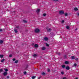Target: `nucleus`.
I'll return each instance as SVG.
<instances>
[{
	"label": "nucleus",
	"mask_w": 79,
	"mask_h": 79,
	"mask_svg": "<svg viewBox=\"0 0 79 79\" xmlns=\"http://www.w3.org/2000/svg\"><path fill=\"white\" fill-rule=\"evenodd\" d=\"M35 32L37 33L38 32H39L40 31V30L38 28H36L35 29Z\"/></svg>",
	"instance_id": "obj_1"
},
{
	"label": "nucleus",
	"mask_w": 79,
	"mask_h": 79,
	"mask_svg": "<svg viewBox=\"0 0 79 79\" xmlns=\"http://www.w3.org/2000/svg\"><path fill=\"white\" fill-rule=\"evenodd\" d=\"M59 14L60 15H63V14H64V11L62 10L60 11L59 12Z\"/></svg>",
	"instance_id": "obj_2"
},
{
	"label": "nucleus",
	"mask_w": 79,
	"mask_h": 79,
	"mask_svg": "<svg viewBox=\"0 0 79 79\" xmlns=\"http://www.w3.org/2000/svg\"><path fill=\"white\" fill-rule=\"evenodd\" d=\"M44 40L45 41H48V38L47 37H45L44 38Z\"/></svg>",
	"instance_id": "obj_3"
},
{
	"label": "nucleus",
	"mask_w": 79,
	"mask_h": 79,
	"mask_svg": "<svg viewBox=\"0 0 79 79\" xmlns=\"http://www.w3.org/2000/svg\"><path fill=\"white\" fill-rule=\"evenodd\" d=\"M40 10L39 9H37V10H36V12L37 13H39V12H40Z\"/></svg>",
	"instance_id": "obj_4"
},
{
	"label": "nucleus",
	"mask_w": 79,
	"mask_h": 79,
	"mask_svg": "<svg viewBox=\"0 0 79 79\" xmlns=\"http://www.w3.org/2000/svg\"><path fill=\"white\" fill-rule=\"evenodd\" d=\"M7 72H5L3 73L4 76H6L7 75Z\"/></svg>",
	"instance_id": "obj_5"
},
{
	"label": "nucleus",
	"mask_w": 79,
	"mask_h": 79,
	"mask_svg": "<svg viewBox=\"0 0 79 79\" xmlns=\"http://www.w3.org/2000/svg\"><path fill=\"white\" fill-rule=\"evenodd\" d=\"M66 69H67V70H69L70 69V68L69 67V66H67L66 67Z\"/></svg>",
	"instance_id": "obj_6"
},
{
	"label": "nucleus",
	"mask_w": 79,
	"mask_h": 79,
	"mask_svg": "<svg viewBox=\"0 0 79 79\" xmlns=\"http://www.w3.org/2000/svg\"><path fill=\"white\" fill-rule=\"evenodd\" d=\"M65 64H69V61H65Z\"/></svg>",
	"instance_id": "obj_7"
},
{
	"label": "nucleus",
	"mask_w": 79,
	"mask_h": 79,
	"mask_svg": "<svg viewBox=\"0 0 79 79\" xmlns=\"http://www.w3.org/2000/svg\"><path fill=\"white\" fill-rule=\"evenodd\" d=\"M3 56H4L3 55H0V58H3Z\"/></svg>",
	"instance_id": "obj_8"
},
{
	"label": "nucleus",
	"mask_w": 79,
	"mask_h": 79,
	"mask_svg": "<svg viewBox=\"0 0 79 79\" xmlns=\"http://www.w3.org/2000/svg\"><path fill=\"white\" fill-rule=\"evenodd\" d=\"M78 10V9H77V8L76 7L74 8V10H75V11H77V10Z\"/></svg>",
	"instance_id": "obj_9"
},
{
	"label": "nucleus",
	"mask_w": 79,
	"mask_h": 79,
	"mask_svg": "<svg viewBox=\"0 0 79 79\" xmlns=\"http://www.w3.org/2000/svg\"><path fill=\"white\" fill-rule=\"evenodd\" d=\"M42 49L43 50H45V47H42Z\"/></svg>",
	"instance_id": "obj_10"
},
{
	"label": "nucleus",
	"mask_w": 79,
	"mask_h": 79,
	"mask_svg": "<svg viewBox=\"0 0 79 79\" xmlns=\"http://www.w3.org/2000/svg\"><path fill=\"white\" fill-rule=\"evenodd\" d=\"M14 31L16 33H17V32H18V30L17 29H15L14 30Z\"/></svg>",
	"instance_id": "obj_11"
},
{
	"label": "nucleus",
	"mask_w": 79,
	"mask_h": 79,
	"mask_svg": "<svg viewBox=\"0 0 79 79\" xmlns=\"http://www.w3.org/2000/svg\"><path fill=\"white\" fill-rule=\"evenodd\" d=\"M3 41L2 40H0V44H3Z\"/></svg>",
	"instance_id": "obj_12"
},
{
	"label": "nucleus",
	"mask_w": 79,
	"mask_h": 79,
	"mask_svg": "<svg viewBox=\"0 0 79 79\" xmlns=\"http://www.w3.org/2000/svg\"><path fill=\"white\" fill-rule=\"evenodd\" d=\"M4 70H5V71H6V72H7V71H8V69H4Z\"/></svg>",
	"instance_id": "obj_13"
},
{
	"label": "nucleus",
	"mask_w": 79,
	"mask_h": 79,
	"mask_svg": "<svg viewBox=\"0 0 79 79\" xmlns=\"http://www.w3.org/2000/svg\"><path fill=\"white\" fill-rule=\"evenodd\" d=\"M35 47H38V44H35Z\"/></svg>",
	"instance_id": "obj_14"
},
{
	"label": "nucleus",
	"mask_w": 79,
	"mask_h": 79,
	"mask_svg": "<svg viewBox=\"0 0 79 79\" xmlns=\"http://www.w3.org/2000/svg\"><path fill=\"white\" fill-rule=\"evenodd\" d=\"M23 21L24 23H27V21L26 20H23Z\"/></svg>",
	"instance_id": "obj_15"
},
{
	"label": "nucleus",
	"mask_w": 79,
	"mask_h": 79,
	"mask_svg": "<svg viewBox=\"0 0 79 79\" xmlns=\"http://www.w3.org/2000/svg\"><path fill=\"white\" fill-rule=\"evenodd\" d=\"M72 60H74V59H75L74 56H72Z\"/></svg>",
	"instance_id": "obj_16"
},
{
	"label": "nucleus",
	"mask_w": 79,
	"mask_h": 79,
	"mask_svg": "<svg viewBox=\"0 0 79 79\" xmlns=\"http://www.w3.org/2000/svg\"><path fill=\"white\" fill-rule=\"evenodd\" d=\"M65 66H65V65H62V68H65Z\"/></svg>",
	"instance_id": "obj_17"
},
{
	"label": "nucleus",
	"mask_w": 79,
	"mask_h": 79,
	"mask_svg": "<svg viewBox=\"0 0 79 79\" xmlns=\"http://www.w3.org/2000/svg\"><path fill=\"white\" fill-rule=\"evenodd\" d=\"M35 77H35V76H33L32 77V78L33 79H35Z\"/></svg>",
	"instance_id": "obj_18"
},
{
	"label": "nucleus",
	"mask_w": 79,
	"mask_h": 79,
	"mask_svg": "<svg viewBox=\"0 0 79 79\" xmlns=\"http://www.w3.org/2000/svg\"><path fill=\"white\" fill-rule=\"evenodd\" d=\"M5 61V59H3L1 61V62H3Z\"/></svg>",
	"instance_id": "obj_19"
},
{
	"label": "nucleus",
	"mask_w": 79,
	"mask_h": 79,
	"mask_svg": "<svg viewBox=\"0 0 79 79\" xmlns=\"http://www.w3.org/2000/svg\"><path fill=\"white\" fill-rule=\"evenodd\" d=\"M46 46H47V47H48V46H49V45L47 43H46Z\"/></svg>",
	"instance_id": "obj_20"
},
{
	"label": "nucleus",
	"mask_w": 79,
	"mask_h": 79,
	"mask_svg": "<svg viewBox=\"0 0 79 79\" xmlns=\"http://www.w3.org/2000/svg\"><path fill=\"white\" fill-rule=\"evenodd\" d=\"M18 60H16L15 61V63H18Z\"/></svg>",
	"instance_id": "obj_21"
},
{
	"label": "nucleus",
	"mask_w": 79,
	"mask_h": 79,
	"mask_svg": "<svg viewBox=\"0 0 79 79\" xmlns=\"http://www.w3.org/2000/svg\"><path fill=\"white\" fill-rule=\"evenodd\" d=\"M51 30V29H50V28H49L48 29V31H50Z\"/></svg>",
	"instance_id": "obj_22"
},
{
	"label": "nucleus",
	"mask_w": 79,
	"mask_h": 79,
	"mask_svg": "<svg viewBox=\"0 0 79 79\" xmlns=\"http://www.w3.org/2000/svg\"><path fill=\"white\" fill-rule=\"evenodd\" d=\"M66 29H69V26H67L66 27Z\"/></svg>",
	"instance_id": "obj_23"
},
{
	"label": "nucleus",
	"mask_w": 79,
	"mask_h": 79,
	"mask_svg": "<svg viewBox=\"0 0 79 79\" xmlns=\"http://www.w3.org/2000/svg\"><path fill=\"white\" fill-rule=\"evenodd\" d=\"M45 73L44 72L42 73V75H45Z\"/></svg>",
	"instance_id": "obj_24"
},
{
	"label": "nucleus",
	"mask_w": 79,
	"mask_h": 79,
	"mask_svg": "<svg viewBox=\"0 0 79 79\" xmlns=\"http://www.w3.org/2000/svg\"><path fill=\"white\" fill-rule=\"evenodd\" d=\"M68 15V13H65V16H66Z\"/></svg>",
	"instance_id": "obj_25"
},
{
	"label": "nucleus",
	"mask_w": 79,
	"mask_h": 79,
	"mask_svg": "<svg viewBox=\"0 0 79 79\" xmlns=\"http://www.w3.org/2000/svg\"><path fill=\"white\" fill-rule=\"evenodd\" d=\"M77 66V64H74V66Z\"/></svg>",
	"instance_id": "obj_26"
},
{
	"label": "nucleus",
	"mask_w": 79,
	"mask_h": 79,
	"mask_svg": "<svg viewBox=\"0 0 79 79\" xmlns=\"http://www.w3.org/2000/svg\"><path fill=\"white\" fill-rule=\"evenodd\" d=\"M0 72L3 71V69H0Z\"/></svg>",
	"instance_id": "obj_27"
},
{
	"label": "nucleus",
	"mask_w": 79,
	"mask_h": 79,
	"mask_svg": "<svg viewBox=\"0 0 79 79\" xmlns=\"http://www.w3.org/2000/svg\"><path fill=\"white\" fill-rule=\"evenodd\" d=\"M48 72H50V69H48Z\"/></svg>",
	"instance_id": "obj_28"
},
{
	"label": "nucleus",
	"mask_w": 79,
	"mask_h": 79,
	"mask_svg": "<svg viewBox=\"0 0 79 79\" xmlns=\"http://www.w3.org/2000/svg\"><path fill=\"white\" fill-rule=\"evenodd\" d=\"M43 16H46V14H43Z\"/></svg>",
	"instance_id": "obj_29"
},
{
	"label": "nucleus",
	"mask_w": 79,
	"mask_h": 79,
	"mask_svg": "<svg viewBox=\"0 0 79 79\" xmlns=\"http://www.w3.org/2000/svg\"><path fill=\"white\" fill-rule=\"evenodd\" d=\"M33 56H37V55L36 54H34Z\"/></svg>",
	"instance_id": "obj_30"
},
{
	"label": "nucleus",
	"mask_w": 79,
	"mask_h": 79,
	"mask_svg": "<svg viewBox=\"0 0 79 79\" xmlns=\"http://www.w3.org/2000/svg\"><path fill=\"white\" fill-rule=\"evenodd\" d=\"M7 79H9V78H10V77H9V76H7Z\"/></svg>",
	"instance_id": "obj_31"
},
{
	"label": "nucleus",
	"mask_w": 79,
	"mask_h": 79,
	"mask_svg": "<svg viewBox=\"0 0 79 79\" xmlns=\"http://www.w3.org/2000/svg\"><path fill=\"white\" fill-rule=\"evenodd\" d=\"M64 20H63L62 21V22H61L62 23H64Z\"/></svg>",
	"instance_id": "obj_32"
},
{
	"label": "nucleus",
	"mask_w": 79,
	"mask_h": 79,
	"mask_svg": "<svg viewBox=\"0 0 79 79\" xmlns=\"http://www.w3.org/2000/svg\"><path fill=\"white\" fill-rule=\"evenodd\" d=\"M11 56H12V55H9V57H11Z\"/></svg>",
	"instance_id": "obj_33"
},
{
	"label": "nucleus",
	"mask_w": 79,
	"mask_h": 79,
	"mask_svg": "<svg viewBox=\"0 0 79 79\" xmlns=\"http://www.w3.org/2000/svg\"><path fill=\"white\" fill-rule=\"evenodd\" d=\"M61 74H64V73L63 72H61Z\"/></svg>",
	"instance_id": "obj_34"
},
{
	"label": "nucleus",
	"mask_w": 79,
	"mask_h": 79,
	"mask_svg": "<svg viewBox=\"0 0 79 79\" xmlns=\"http://www.w3.org/2000/svg\"><path fill=\"white\" fill-rule=\"evenodd\" d=\"M23 73H24V74H26V72H24Z\"/></svg>",
	"instance_id": "obj_35"
},
{
	"label": "nucleus",
	"mask_w": 79,
	"mask_h": 79,
	"mask_svg": "<svg viewBox=\"0 0 79 79\" xmlns=\"http://www.w3.org/2000/svg\"><path fill=\"white\" fill-rule=\"evenodd\" d=\"M15 59H13V61H15Z\"/></svg>",
	"instance_id": "obj_36"
},
{
	"label": "nucleus",
	"mask_w": 79,
	"mask_h": 79,
	"mask_svg": "<svg viewBox=\"0 0 79 79\" xmlns=\"http://www.w3.org/2000/svg\"><path fill=\"white\" fill-rule=\"evenodd\" d=\"M63 79H66V78L65 77H64L63 78Z\"/></svg>",
	"instance_id": "obj_37"
},
{
	"label": "nucleus",
	"mask_w": 79,
	"mask_h": 79,
	"mask_svg": "<svg viewBox=\"0 0 79 79\" xmlns=\"http://www.w3.org/2000/svg\"><path fill=\"white\" fill-rule=\"evenodd\" d=\"M77 15H78V16H79V13H77Z\"/></svg>",
	"instance_id": "obj_38"
},
{
	"label": "nucleus",
	"mask_w": 79,
	"mask_h": 79,
	"mask_svg": "<svg viewBox=\"0 0 79 79\" xmlns=\"http://www.w3.org/2000/svg\"><path fill=\"white\" fill-rule=\"evenodd\" d=\"M0 31H2V29H0Z\"/></svg>",
	"instance_id": "obj_39"
},
{
	"label": "nucleus",
	"mask_w": 79,
	"mask_h": 79,
	"mask_svg": "<svg viewBox=\"0 0 79 79\" xmlns=\"http://www.w3.org/2000/svg\"><path fill=\"white\" fill-rule=\"evenodd\" d=\"M40 77H39L38 78V79H40Z\"/></svg>",
	"instance_id": "obj_40"
},
{
	"label": "nucleus",
	"mask_w": 79,
	"mask_h": 79,
	"mask_svg": "<svg viewBox=\"0 0 79 79\" xmlns=\"http://www.w3.org/2000/svg\"><path fill=\"white\" fill-rule=\"evenodd\" d=\"M54 1H58V0H53Z\"/></svg>",
	"instance_id": "obj_41"
},
{
	"label": "nucleus",
	"mask_w": 79,
	"mask_h": 79,
	"mask_svg": "<svg viewBox=\"0 0 79 79\" xmlns=\"http://www.w3.org/2000/svg\"><path fill=\"white\" fill-rule=\"evenodd\" d=\"M77 28L75 29V31H77Z\"/></svg>",
	"instance_id": "obj_42"
},
{
	"label": "nucleus",
	"mask_w": 79,
	"mask_h": 79,
	"mask_svg": "<svg viewBox=\"0 0 79 79\" xmlns=\"http://www.w3.org/2000/svg\"><path fill=\"white\" fill-rule=\"evenodd\" d=\"M78 60V59H77V58L76 59V60Z\"/></svg>",
	"instance_id": "obj_43"
},
{
	"label": "nucleus",
	"mask_w": 79,
	"mask_h": 79,
	"mask_svg": "<svg viewBox=\"0 0 79 79\" xmlns=\"http://www.w3.org/2000/svg\"><path fill=\"white\" fill-rule=\"evenodd\" d=\"M75 79H77V78H76Z\"/></svg>",
	"instance_id": "obj_44"
},
{
	"label": "nucleus",
	"mask_w": 79,
	"mask_h": 79,
	"mask_svg": "<svg viewBox=\"0 0 79 79\" xmlns=\"http://www.w3.org/2000/svg\"><path fill=\"white\" fill-rule=\"evenodd\" d=\"M4 1H5L6 0H4Z\"/></svg>",
	"instance_id": "obj_45"
}]
</instances>
